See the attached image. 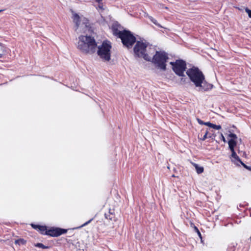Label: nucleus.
Masks as SVG:
<instances>
[{
    "label": "nucleus",
    "mask_w": 251,
    "mask_h": 251,
    "mask_svg": "<svg viewBox=\"0 0 251 251\" xmlns=\"http://www.w3.org/2000/svg\"><path fill=\"white\" fill-rule=\"evenodd\" d=\"M186 73L199 91H207L212 88L213 85L206 82L204 75L198 68L193 66L188 69Z\"/></svg>",
    "instance_id": "obj_1"
},
{
    "label": "nucleus",
    "mask_w": 251,
    "mask_h": 251,
    "mask_svg": "<svg viewBox=\"0 0 251 251\" xmlns=\"http://www.w3.org/2000/svg\"><path fill=\"white\" fill-rule=\"evenodd\" d=\"M76 46L82 52L92 54L96 51L97 44L93 37L81 35L78 38Z\"/></svg>",
    "instance_id": "obj_2"
},
{
    "label": "nucleus",
    "mask_w": 251,
    "mask_h": 251,
    "mask_svg": "<svg viewBox=\"0 0 251 251\" xmlns=\"http://www.w3.org/2000/svg\"><path fill=\"white\" fill-rule=\"evenodd\" d=\"M114 34L121 39L124 46L127 48H131L136 42L135 37L128 30L118 31L117 30L114 31Z\"/></svg>",
    "instance_id": "obj_3"
},
{
    "label": "nucleus",
    "mask_w": 251,
    "mask_h": 251,
    "mask_svg": "<svg viewBox=\"0 0 251 251\" xmlns=\"http://www.w3.org/2000/svg\"><path fill=\"white\" fill-rule=\"evenodd\" d=\"M111 43L109 41H103L101 45L97 46V54L100 58L104 62H108L111 59Z\"/></svg>",
    "instance_id": "obj_4"
},
{
    "label": "nucleus",
    "mask_w": 251,
    "mask_h": 251,
    "mask_svg": "<svg viewBox=\"0 0 251 251\" xmlns=\"http://www.w3.org/2000/svg\"><path fill=\"white\" fill-rule=\"evenodd\" d=\"M168 59V55L165 52L157 51L152 59V62L158 68L165 71Z\"/></svg>",
    "instance_id": "obj_5"
},
{
    "label": "nucleus",
    "mask_w": 251,
    "mask_h": 251,
    "mask_svg": "<svg viewBox=\"0 0 251 251\" xmlns=\"http://www.w3.org/2000/svg\"><path fill=\"white\" fill-rule=\"evenodd\" d=\"M147 47L146 43L137 41L134 48V51L137 56L143 57L146 60L150 61L151 59V57L146 53Z\"/></svg>",
    "instance_id": "obj_6"
},
{
    "label": "nucleus",
    "mask_w": 251,
    "mask_h": 251,
    "mask_svg": "<svg viewBox=\"0 0 251 251\" xmlns=\"http://www.w3.org/2000/svg\"><path fill=\"white\" fill-rule=\"evenodd\" d=\"M172 69L176 75L180 76H185L184 72L186 69V62L182 60H176L175 62H171Z\"/></svg>",
    "instance_id": "obj_7"
},
{
    "label": "nucleus",
    "mask_w": 251,
    "mask_h": 251,
    "mask_svg": "<svg viewBox=\"0 0 251 251\" xmlns=\"http://www.w3.org/2000/svg\"><path fill=\"white\" fill-rule=\"evenodd\" d=\"M79 16L77 14H75L73 15L74 22L75 23V30L78 33L81 32H86L87 30H89V24L87 20L85 22L80 23L79 21Z\"/></svg>",
    "instance_id": "obj_8"
},
{
    "label": "nucleus",
    "mask_w": 251,
    "mask_h": 251,
    "mask_svg": "<svg viewBox=\"0 0 251 251\" xmlns=\"http://www.w3.org/2000/svg\"><path fill=\"white\" fill-rule=\"evenodd\" d=\"M67 231V229L60 228H55L48 230L47 232V235L52 237H57L66 233Z\"/></svg>",
    "instance_id": "obj_9"
},
{
    "label": "nucleus",
    "mask_w": 251,
    "mask_h": 251,
    "mask_svg": "<svg viewBox=\"0 0 251 251\" xmlns=\"http://www.w3.org/2000/svg\"><path fill=\"white\" fill-rule=\"evenodd\" d=\"M231 152V158L232 162L235 163L241 162V159L239 156L236 154L235 150L230 151Z\"/></svg>",
    "instance_id": "obj_10"
},
{
    "label": "nucleus",
    "mask_w": 251,
    "mask_h": 251,
    "mask_svg": "<svg viewBox=\"0 0 251 251\" xmlns=\"http://www.w3.org/2000/svg\"><path fill=\"white\" fill-rule=\"evenodd\" d=\"M228 147L230 151L234 150V148L237 145V142L234 139H230L228 142Z\"/></svg>",
    "instance_id": "obj_11"
},
{
    "label": "nucleus",
    "mask_w": 251,
    "mask_h": 251,
    "mask_svg": "<svg viewBox=\"0 0 251 251\" xmlns=\"http://www.w3.org/2000/svg\"><path fill=\"white\" fill-rule=\"evenodd\" d=\"M193 164L196 170L197 173L198 174H200L203 172L204 169L202 167L200 166L198 164L196 163H193Z\"/></svg>",
    "instance_id": "obj_12"
},
{
    "label": "nucleus",
    "mask_w": 251,
    "mask_h": 251,
    "mask_svg": "<svg viewBox=\"0 0 251 251\" xmlns=\"http://www.w3.org/2000/svg\"><path fill=\"white\" fill-rule=\"evenodd\" d=\"M6 52V48L3 45L0 43V58L2 57Z\"/></svg>",
    "instance_id": "obj_13"
},
{
    "label": "nucleus",
    "mask_w": 251,
    "mask_h": 251,
    "mask_svg": "<svg viewBox=\"0 0 251 251\" xmlns=\"http://www.w3.org/2000/svg\"><path fill=\"white\" fill-rule=\"evenodd\" d=\"M38 229L42 234L47 235L48 230H47L46 226H39Z\"/></svg>",
    "instance_id": "obj_14"
},
{
    "label": "nucleus",
    "mask_w": 251,
    "mask_h": 251,
    "mask_svg": "<svg viewBox=\"0 0 251 251\" xmlns=\"http://www.w3.org/2000/svg\"><path fill=\"white\" fill-rule=\"evenodd\" d=\"M25 243V241L23 239H19L15 241V244L16 245H20L21 244L24 245Z\"/></svg>",
    "instance_id": "obj_15"
},
{
    "label": "nucleus",
    "mask_w": 251,
    "mask_h": 251,
    "mask_svg": "<svg viewBox=\"0 0 251 251\" xmlns=\"http://www.w3.org/2000/svg\"><path fill=\"white\" fill-rule=\"evenodd\" d=\"M35 247H38L40 248H42V249H44L49 248V247L48 246H46L44 245H43L42 243H37L35 245Z\"/></svg>",
    "instance_id": "obj_16"
},
{
    "label": "nucleus",
    "mask_w": 251,
    "mask_h": 251,
    "mask_svg": "<svg viewBox=\"0 0 251 251\" xmlns=\"http://www.w3.org/2000/svg\"><path fill=\"white\" fill-rule=\"evenodd\" d=\"M150 20L155 25L161 27V26L157 23V21L151 16L149 17Z\"/></svg>",
    "instance_id": "obj_17"
},
{
    "label": "nucleus",
    "mask_w": 251,
    "mask_h": 251,
    "mask_svg": "<svg viewBox=\"0 0 251 251\" xmlns=\"http://www.w3.org/2000/svg\"><path fill=\"white\" fill-rule=\"evenodd\" d=\"M228 136L231 138L230 139H234V140H236L237 139V135L234 133H230L228 134Z\"/></svg>",
    "instance_id": "obj_18"
},
{
    "label": "nucleus",
    "mask_w": 251,
    "mask_h": 251,
    "mask_svg": "<svg viewBox=\"0 0 251 251\" xmlns=\"http://www.w3.org/2000/svg\"><path fill=\"white\" fill-rule=\"evenodd\" d=\"M211 128L217 129V130H219V129H220L222 127L220 125H214V124H212Z\"/></svg>",
    "instance_id": "obj_19"
},
{
    "label": "nucleus",
    "mask_w": 251,
    "mask_h": 251,
    "mask_svg": "<svg viewBox=\"0 0 251 251\" xmlns=\"http://www.w3.org/2000/svg\"><path fill=\"white\" fill-rule=\"evenodd\" d=\"M245 11L248 13L249 17L251 18V10L246 8L245 9Z\"/></svg>",
    "instance_id": "obj_20"
},
{
    "label": "nucleus",
    "mask_w": 251,
    "mask_h": 251,
    "mask_svg": "<svg viewBox=\"0 0 251 251\" xmlns=\"http://www.w3.org/2000/svg\"><path fill=\"white\" fill-rule=\"evenodd\" d=\"M93 220V218H92L91 219H90V220H89L88 221H87V222L85 223L84 224H83L81 227H83V226H84L86 225H87L88 224H89L92 220Z\"/></svg>",
    "instance_id": "obj_21"
},
{
    "label": "nucleus",
    "mask_w": 251,
    "mask_h": 251,
    "mask_svg": "<svg viewBox=\"0 0 251 251\" xmlns=\"http://www.w3.org/2000/svg\"><path fill=\"white\" fill-rule=\"evenodd\" d=\"M197 121H198V123L199 124L201 125H204L205 122H204L203 121H202L201 119H197Z\"/></svg>",
    "instance_id": "obj_22"
},
{
    "label": "nucleus",
    "mask_w": 251,
    "mask_h": 251,
    "mask_svg": "<svg viewBox=\"0 0 251 251\" xmlns=\"http://www.w3.org/2000/svg\"><path fill=\"white\" fill-rule=\"evenodd\" d=\"M195 228L196 230L197 231V233H198V234L199 236L201 238V232H200V231L199 230L198 228L197 227H195Z\"/></svg>",
    "instance_id": "obj_23"
},
{
    "label": "nucleus",
    "mask_w": 251,
    "mask_h": 251,
    "mask_svg": "<svg viewBox=\"0 0 251 251\" xmlns=\"http://www.w3.org/2000/svg\"><path fill=\"white\" fill-rule=\"evenodd\" d=\"M221 138L222 140L224 142H225V143H226V139H225V138L224 136L223 135V134L222 133H221Z\"/></svg>",
    "instance_id": "obj_24"
},
{
    "label": "nucleus",
    "mask_w": 251,
    "mask_h": 251,
    "mask_svg": "<svg viewBox=\"0 0 251 251\" xmlns=\"http://www.w3.org/2000/svg\"><path fill=\"white\" fill-rule=\"evenodd\" d=\"M204 125L210 127H211L212 124L210 122H205Z\"/></svg>",
    "instance_id": "obj_25"
},
{
    "label": "nucleus",
    "mask_w": 251,
    "mask_h": 251,
    "mask_svg": "<svg viewBox=\"0 0 251 251\" xmlns=\"http://www.w3.org/2000/svg\"><path fill=\"white\" fill-rule=\"evenodd\" d=\"M207 133H208V132L206 131L202 139V140H205L207 138Z\"/></svg>",
    "instance_id": "obj_26"
},
{
    "label": "nucleus",
    "mask_w": 251,
    "mask_h": 251,
    "mask_svg": "<svg viewBox=\"0 0 251 251\" xmlns=\"http://www.w3.org/2000/svg\"><path fill=\"white\" fill-rule=\"evenodd\" d=\"M245 168L249 169V167H248L246 165H245L242 161L241 160V162H239Z\"/></svg>",
    "instance_id": "obj_27"
},
{
    "label": "nucleus",
    "mask_w": 251,
    "mask_h": 251,
    "mask_svg": "<svg viewBox=\"0 0 251 251\" xmlns=\"http://www.w3.org/2000/svg\"><path fill=\"white\" fill-rule=\"evenodd\" d=\"M186 78H181V82L182 83H184L185 82H186Z\"/></svg>",
    "instance_id": "obj_28"
},
{
    "label": "nucleus",
    "mask_w": 251,
    "mask_h": 251,
    "mask_svg": "<svg viewBox=\"0 0 251 251\" xmlns=\"http://www.w3.org/2000/svg\"><path fill=\"white\" fill-rule=\"evenodd\" d=\"M31 226L34 228V229H38L39 227V225H35L34 224H32Z\"/></svg>",
    "instance_id": "obj_29"
},
{
    "label": "nucleus",
    "mask_w": 251,
    "mask_h": 251,
    "mask_svg": "<svg viewBox=\"0 0 251 251\" xmlns=\"http://www.w3.org/2000/svg\"><path fill=\"white\" fill-rule=\"evenodd\" d=\"M98 7L100 8V9H103V5H102V3H99V6H98Z\"/></svg>",
    "instance_id": "obj_30"
},
{
    "label": "nucleus",
    "mask_w": 251,
    "mask_h": 251,
    "mask_svg": "<svg viewBox=\"0 0 251 251\" xmlns=\"http://www.w3.org/2000/svg\"><path fill=\"white\" fill-rule=\"evenodd\" d=\"M96 2H98V3H100L102 0H95Z\"/></svg>",
    "instance_id": "obj_31"
},
{
    "label": "nucleus",
    "mask_w": 251,
    "mask_h": 251,
    "mask_svg": "<svg viewBox=\"0 0 251 251\" xmlns=\"http://www.w3.org/2000/svg\"><path fill=\"white\" fill-rule=\"evenodd\" d=\"M3 10H3V9L0 10V12H2V11H3Z\"/></svg>",
    "instance_id": "obj_32"
},
{
    "label": "nucleus",
    "mask_w": 251,
    "mask_h": 251,
    "mask_svg": "<svg viewBox=\"0 0 251 251\" xmlns=\"http://www.w3.org/2000/svg\"><path fill=\"white\" fill-rule=\"evenodd\" d=\"M172 176H173V177H175V175H173Z\"/></svg>",
    "instance_id": "obj_33"
}]
</instances>
